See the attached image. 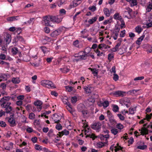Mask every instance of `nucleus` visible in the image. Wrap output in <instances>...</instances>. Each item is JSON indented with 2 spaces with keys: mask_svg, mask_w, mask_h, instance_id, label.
Segmentation results:
<instances>
[{
  "mask_svg": "<svg viewBox=\"0 0 152 152\" xmlns=\"http://www.w3.org/2000/svg\"><path fill=\"white\" fill-rule=\"evenodd\" d=\"M11 99L10 96H4L0 100L1 106L3 108H5L6 113H9L12 111V107L10 106L11 103L9 101Z\"/></svg>",
  "mask_w": 152,
  "mask_h": 152,
  "instance_id": "f257e3e1",
  "label": "nucleus"
},
{
  "mask_svg": "<svg viewBox=\"0 0 152 152\" xmlns=\"http://www.w3.org/2000/svg\"><path fill=\"white\" fill-rule=\"evenodd\" d=\"M41 84L44 86L49 88H56V86L53 83L48 80H43L41 81Z\"/></svg>",
  "mask_w": 152,
  "mask_h": 152,
  "instance_id": "f03ea898",
  "label": "nucleus"
},
{
  "mask_svg": "<svg viewBox=\"0 0 152 152\" xmlns=\"http://www.w3.org/2000/svg\"><path fill=\"white\" fill-rule=\"evenodd\" d=\"M44 21V25L46 26H50V22L51 21V16L46 15L43 17Z\"/></svg>",
  "mask_w": 152,
  "mask_h": 152,
  "instance_id": "7ed1b4c3",
  "label": "nucleus"
},
{
  "mask_svg": "<svg viewBox=\"0 0 152 152\" xmlns=\"http://www.w3.org/2000/svg\"><path fill=\"white\" fill-rule=\"evenodd\" d=\"M6 119L7 120L10 126L14 127L16 125L17 123H16L14 118H9V117H7Z\"/></svg>",
  "mask_w": 152,
  "mask_h": 152,
  "instance_id": "20e7f679",
  "label": "nucleus"
},
{
  "mask_svg": "<svg viewBox=\"0 0 152 152\" xmlns=\"http://www.w3.org/2000/svg\"><path fill=\"white\" fill-rule=\"evenodd\" d=\"M101 124L100 122H98L91 124V127L93 129L98 130L101 129Z\"/></svg>",
  "mask_w": 152,
  "mask_h": 152,
  "instance_id": "39448f33",
  "label": "nucleus"
},
{
  "mask_svg": "<svg viewBox=\"0 0 152 152\" xmlns=\"http://www.w3.org/2000/svg\"><path fill=\"white\" fill-rule=\"evenodd\" d=\"M62 32L61 28H58L53 32L50 34L51 37H55L59 35Z\"/></svg>",
  "mask_w": 152,
  "mask_h": 152,
  "instance_id": "423d86ee",
  "label": "nucleus"
},
{
  "mask_svg": "<svg viewBox=\"0 0 152 152\" xmlns=\"http://www.w3.org/2000/svg\"><path fill=\"white\" fill-rule=\"evenodd\" d=\"M51 21L52 22L59 23L61 21V19L58 18V16H51Z\"/></svg>",
  "mask_w": 152,
  "mask_h": 152,
  "instance_id": "0eeeda50",
  "label": "nucleus"
},
{
  "mask_svg": "<svg viewBox=\"0 0 152 152\" xmlns=\"http://www.w3.org/2000/svg\"><path fill=\"white\" fill-rule=\"evenodd\" d=\"M58 133L59 134V136L61 137L63 135H68L69 133V132L67 130L65 129L61 132H59Z\"/></svg>",
  "mask_w": 152,
  "mask_h": 152,
  "instance_id": "6e6552de",
  "label": "nucleus"
},
{
  "mask_svg": "<svg viewBox=\"0 0 152 152\" xmlns=\"http://www.w3.org/2000/svg\"><path fill=\"white\" fill-rule=\"evenodd\" d=\"M18 41L21 42H23L24 41V39L22 36L19 35L17 36L15 38L13 41V43L16 44Z\"/></svg>",
  "mask_w": 152,
  "mask_h": 152,
  "instance_id": "1a4fd4ad",
  "label": "nucleus"
},
{
  "mask_svg": "<svg viewBox=\"0 0 152 152\" xmlns=\"http://www.w3.org/2000/svg\"><path fill=\"white\" fill-rule=\"evenodd\" d=\"M53 116L54 117L53 119L54 121H55V123L58 124L60 122V119H59L60 116L58 115L56 113H54L53 114Z\"/></svg>",
  "mask_w": 152,
  "mask_h": 152,
  "instance_id": "9d476101",
  "label": "nucleus"
},
{
  "mask_svg": "<svg viewBox=\"0 0 152 152\" xmlns=\"http://www.w3.org/2000/svg\"><path fill=\"white\" fill-rule=\"evenodd\" d=\"M5 38V40L7 44H9L11 41V36L9 34H7L5 37H4Z\"/></svg>",
  "mask_w": 152,
  "mask_h": 152,
  "instance_id": "9b49d317",
  "label": "nucleus"
},
{
  "mask_svg": "<svg viewBox=\"0 0 152 152\" xmlns=\"http://www.w3.org/2000/svg\"><path fill=\"white\" fill-rule=\"evenodd\" d=\"M18 16H12L11 17H9L7 18V20L9 22H12L13 21H15V20H18V19L17 18H18Z\"/></svg>",
  "mask_w": 152,
  "mask_h": 152,
  "instance_id": "f8f14e48",
  "label": "nucleus"
},
{
  "mask_svg": "<svg viewBox=\"0 0 152 152\" xmlns=\"http://www.w3.org/2000/svg\"><path fill=\"white\" fill-rule=\"evenodd\" d=\"M13 148V143L11 142H8L5 147V149L7 150H10Z\"/></svg>",
  "mask_w": 152,
  "mask_h": 152,
  "instance_id": "ddd939ff",
  "label": "nucleus"
},
{
  "mask_svg": "<svg viewBox=\"0 0 152 152\" xmlns=\"http://www.w3.org/2000/svg\"><path fill=\"white\" fill-rule=\"evenodd\" d=\"M123 93H124V92L121 91H118L114 92L113 94L115 95H116V96H124Z\"/></svg>",
  "mask_w": 152,
  "mask_h": 152,
  "instance_id": "4468645a",
  "label": "nucleus"
},
{
  "mask_svg": "<svg viewBox=\"0 0 152 152\" xmlns=\"http://www.w3.org/2000/svg\"><path fill=\"white\" fill-rule=\"evenodd\" d=\"M97 16L93 18L92 19H89L88 21V22L90 24H92L95 22L97 20Z\"/></svg>",
  "mask_w": 152,
  "mask_h": 152,
  "instance_id": "2eb2a0df",
  "label": "nucleus"
},
{
  "mask_svg": "<svg viewBox=\"0 0 152 152\" xmlns=\"http://www.w3.org/2000/svg\"><path fill=\"white\" fill-rule=\"evenodd\" d=\"M8 75V74L0 73V78L1 79V80H6Z\"/></svg>",
  "mask_w": 152,
  "mask_h": 152,
  "instance_id": "dca6fc26",
  "label": "nucleus"
},
{
  "mask_svg": "<svg viewBox=\"0 0 152 152\" xmlns=\"http://www.w3.org/2000/svg\"><path fill=\"white\" fill-rule=\"evenodd\" d=\"M148 21L149 22H148L146 24V26L147 28L152 27V18L151 19H148Z\"/></svg>",
  "mask_w": 152,
  "mask_h": 152,
  "instance_id": "f3484780",
  "label": "nucleus"
},
{
  "mask_svg": "<svg viewBox=\"0 0 152 152\" xmlns=\"http://www.w3.org/2000/svg\"><path fill=\"white\" fill-rule=\"evenodd\" d=\"M91 87H88L86 86L84 87V89L86 93L89 94L91 93Z\"/></svg>",
  "mask_w": 152,
  "mask_h": 152,
  "instance_id": "a211bd4d",
  "label": "nucleus"
},
{
  "mask_svg": "<svg viewBox=\"0 0 152 152\" xmlns=\"http://www.w3.org/2000/svg\"><path fill=\"white\" fill-rule=\"evenodd\" d=\"M104 12L105 15L107 17H109L110 15L109 11L107 8H104L103 10Z\"/></svg>",
  "mask_w": 152,
  "mask_h": 152,
  "instance_id": "6ab92c4d",
  "label": "nucleus"
},
{
  "mask_svg": "<svg viewBox=\"0 0 152 152\" xmlns=\"http://www.w3.org/2000/svg\"><path fill=\"white\" fill-rule=\"evenodd\" d=\"M136 32L138 33V34H140L142 30V29L140 26H137L135 28Z\"/></svg>",
  "mask_w": 152,
  "mask_h": 152,
  "instance_id": "aec40b11",
  "label": "nucleus"
},
{
  "mask_svg": "<svg viewBox=\"0 0 152 152\" xmlns=\"http://www.w3.org/2000/svg\"><path fill=\"white\" fill-rule=\"evenodd\" d=\"M104 142H98L97 143V145L99 148H102V147L104 146L105 144H107V143H104Z\"/></svg>",
  "mask_w": 152,
  "mask_h": 152,
  "instance_id": "412c9836",
  "label": "nucleus"
},
{
  "mask_svg": "<svg viewBox=\"0 0 152 152\" xmlns=\"http://www.w3.org/2000/svg\"><path fill=\"white\" fill-rule=\"evenodd\" d=\"M42 102L39 100H37L36 102H35L34 103V105L37 106H41L42 105Z\"/></svg>",
  "mask_w": 152,
  "mask_h": 152,
  "instance_id": "4be33fe9",
  "label": "nucleus"
},
{
  "mask_svg": "<svg viewBox=\"0 0 152 152\" xmlns=\"http://www.w3.org/2000/svg\"><path fill=\"white\" fill-rule=\"evenodd\" d=\"M18 49L17 48H13L12 49V54L14 55H16L18 52Z\"/></svg>",
  "mask_w": 152,
  "mask_h": 152,
  "instance_id": "5701e85b",
  "label": "nucleus"
},
{
  "mask_svg": "<svg viewBox=\"0 0 152 152\" xmlns=\"http://www.w3.org/2000/svg\"><path fill=\"white\" fill-rule=\"evenodd\" d=\"M72 3L73 5H74V7H75L81 3L80 2L77 0H74L73 1Z\"/></svg>",
  "mask_w": 152,
  "mask_h": 152,
  "instance_id": "b1692460",
  "label": "nucleus"
},
{
  "mask_svg": "<svg viewBox=\"0 0 152 152\" xmlns=\"http://www.w3.org/2000/svg\"><path fill=\"white\" fill-rule=\"evenodd\" d=\"M60 70L63 73H66L69 71V69L67 67H64L63 69L60 68Z\"/></svg>",
  "mask_w": 152,
  "mask_h": 152,
  "instance_id": "393cba45",
  "label": "nucleus"
},
{
  "mask_svg": "<svg viewBox=\"0 0 152 152\" xmlns=\"http://www.w3.org/2000/svg\"><path fill=\"white\" fill-rule=\"evenodd\" d=\"M12 82L15 84H18L20 82L18 78H13L12 80Z\"/></svg>",
  "mask_w": 152,
  "mask_h": 152,
  "instance_id": "a878e982",
  "label": "nucleus"
},
{
  "mask_svg": "<svg viewBox=\"0 0 152 152\" xmlns=\"http://www.w3.org/2000/svg\"><path fill=\"white\" fill-rule=\"evenodd\" d=\"M109 102L108 101L106 100L104 101L103 103H102V104L101 105H103L104 108H106L109 105Z\"/></svg>",
  "mask_w": 152,
  "mask_h": 152,
  "instance_id": "bb28decb",
  "label": "nucleus"
},
{
  "mask_svg": "<svg viewBox=\"0 0 152 152\" xmlns=\"http://www.w3.org/2000/svg\"><path fill=\"white\" fill-rule=\"evenodd\" d=\"M152 9V3H149V4L147 6L146 10L148 12H150Z\"/></svg>",
  "mask_w": 152,
  "mask_h": 152,
  "instance_id": "cd10ccee",
  "label": "nucleus"
},
{
  "mask_svg": "<svg viewBox=\"0 0 152 152\" xmlns=\"http://www.w3.org/2000/svg\"><path fill=\"white\" fill-rule=\"evenodd\" d=\"M137 148L140 149L144 150L145 149H146L147 148V146L145 145H139L137 147Z\"/></svg>",
  "mask_w": 152,
  "mask_h": 152,
  "instance_id": "c85d7f7f",
  "label": "nucleus"
},
{
  "mask_svg": "<svg viewBox=\"0 0 152 152\" xmlns=\"http://www.w3.org/2000/svg\"><path fill=\"white\" fill-rule=\"evenodd\" d=\"M119 107L118 105H114L113 106V110L115 112H116L118 111Z\"/></svg>",
  "mask_w": 152,
  "mask_h": 152,
  "instance_id": "c756f323",
  "label": "nucleus"
},
{
  "mask_svg": "<svg viewBox=\"0 0 152 152\" xmlns=\"http://www.w3.org/2000/svg\"><path fill=\"white\" fill-rule=\"evenodd\" d=\"M91 50V48L89 47L86 48L85 50L83 51V53H89Z\"/></svg>",
  "mask_w": 152,
  "mask_h": 152,
  "instance_id": "7c9ffc66",
  "label": "nucleus"
},
{
  "mask_svg": "<svg viewBox=\"0 0 152 152\" xmlns=\"http://www.w3.org/2000/svg\"><path fill=\"white\" fill-rule=\"evenodd\" d=\"M53 131L52 129H50L48 133V135L49 137H51L54 135L53 133Z\"/></svg>",
  "mask_w": 152,
  "mask_h": 152,
  "instance_id": "2f4dec72",
  "label": "nucleus"
},
{
  "mask_svg": "<svg viewBox=\"0 0 152 152\" xmlns=\"http://www.w3.org/2000/svg\"><path fill=\"white\" fill-rule=\"evenodd\" d=\"M110 131L111 133L114 135H116L118 132V129L115 128L112 129Z\"/></svg>",
  "mask_w": 152,
  "mask_h": 152,
  "instance_id": "473e14b6",
  "label": "nucleus"
},
{
  "mask_svg": "<svg viewBox=\"0 0 152 152\" xmlns=\"http://www.w3.org/2000/svg\"><path fill=\"white\" fill-rule=\"evenodd\" d=\"M83 126L85 128H87L88 130H85V132H89L90 130H91L90 129L89 127L88 128V125L87 124L86 122H84L83 123Z\"/></svg>",
  "mask_w": 152,
  "mask_h": 152,
  "instance_id": "72a5a7b5",
  "label": "nucleus"
},
{
  "mask_svg": "<svg viewBox=\"0 0 152 152\" xmlns=\"http://www.w3.org/2000/svg\"><path fill=\"white\" fill-rule=\"evenodd\" d=\"M107 116L108 119L113 118V117L112 113L110 110H107Z\"/></svg>",
  "mask_w": 152,
  "mask_h": 152,
  "instance_id": "f704fd0d",
  "label": "nucleus"
},
{
  "mask_svg": "<svg viewBox=\"0 0 152 152\" xmlns=\"http://www.w3.org/2000/svg\"><path fill=\"white\" fill-rule=\"evenodd\" d=\"M66 91L68 92H71L73 89V87L69 86H66L65 87Z\"/></svg>",
  "mask_w": 152,
  "mask_h": 152,
  "instance_id": "c9c22d12",
  "label": "nucleus"
},
{
  "mask_svg": "<svg viewBox=\"0 0 152 152\" xmlns=\"http://www.w3.org/2000/svg\"><path fill=\"white\" fill-rule=\"evenodd\" d=\"M116 126L117 128L120 129H122L124 128V126L120 123L117 124Z\"/></svg>",
  "mask_w": 152,
  "mask_h": 152,
  "instance_id": "e433bc0d",
  "label": "nucleus"
},
{
  "mask_svg": "<svg viewBox=\"0 0 152 152\" xmlns=\"http://www.w3.org/2000/svg\"><path fill=\"white\" fill-rule=\"evenodd\" d=\"M114 58V55L112 54H109L108 55V59L110 61L112 58Z\"/></svg>",
  "mask_w": 152,
  "mask_h": 152,
  "instance_id": "4c0bfd02",
  "label": "nucleus"
},
{
  "mask_svg": "<svg viewBox=\"0 0 152 152\" xmlns=\"http://www.w3.org/2000/svg\"><path fill=\"white\" fill-rule=\"evenodd\" d=\"M138 90H136L134 89L130 90L128 92V93L130 94H134L136 93Z\"/></svg>",
  "mask_w": 152,
  "mask_h": 152,
  "instance_id": "58836bf2",
  "label": "nucleus"
},
{
  "mask_svg": "<svg viewBox=\"0 0 152 152\" xmlns=\"http://www.w3.org/2000/svg\"><path fill=\"white\" fill-rule=\"evenodd\" d=\"M117 116L119 117L120 119L122 121H124L125 119L124 117L121 114H117Z\"/></svg>",
  "mask_w": 152,
  "mask_h": 152,
  "instance_id": "ea45409f",
  "label": "nucleus"
},
{
  "mask_svg": "<svg viewBox=\"0 0 152 152\" xmlns=\"http://www.w3.org/2000/svg\"><path fill=\"white\" fill-rule=\"evenodd\" d=\"M56 128L58 130H60L62 129V127L60 124H58L56 125Z\"/></svg>",
  "mask_w": 152,
  "mask_h": 152,
  "instance_id": "a19ab883",
  "label": "nucleus"
},
{
  "mask_svg": "<svg viewBox=\"0 0 152 152\" xmlns=\"http://www.w3.org/2000/svg\"><path fill=\"white\" fill-rule=\"evenodd\" d=\"M96 8L95 6H92L88 8V9L91 11L92 12H94L96 10Z\"/></svg>",
  "mask_w": 152,
  "mask_h": 152,
  "instance_id": "79ce46f5",
  "label": "nucleus"
},
{
  "mask_svg": "<svg viewBox=\"0 0 152 152\" xmlns=\"http://www.w3.org/2000/svg\"><path fill=\"white\" fill-rule=\"evenodd\" d=\"M89 137L91 138H92L93 139V140H94L95 139V138H96L97 137L95 136V135L93 134H89L86 137Z\"/></svg>",
  "mask_w": 152,
  "mask_h": 152,
  "instance_id": "37998d69",
  "label": "nucleus"
},
{
  "mask_svg": "<svg viewBox=\"0 0 152 152\" xmlns=\"http://www.w3.org/2000/svg\"><path fill=\"white\" fill-rule=\"evenodd\" d=\"M96 53H97V56H100L102 55V54H103V52H102L100 53V52L98 49H97L95 51Z\"/></svg>",
  "mask_w": 152,
  "mask_h": 152,
  "instance_id": "c03bdc74",
  "label": "nucleus"
},
{
  "mask_svg": "<svg viewBox=\"0 0 152 152\" xmlns=\"http://www.w3.org/2000/svg\"><path fill=\"white\" fill-rule=\"evenodd\" d=\"M120 30V28L118 27H115V28L114 30L113 33H118Z\"/></svg>",
  "mask_w": 152,
  "mask_h": 152,
  "instance_id": "a18cd8bd",
  "label": "nucleus"
},
{
  "mask_svg": "<svg viewBox=\"0 0 152 152\" xmlns=\"http://www.w3.org/2000/svg\"><path fill=\"white\" fill-rule=\"evenodd\" d=\"M35 114L33 113H31L29 114V118L31 119H33L35 118Z\"/></svg>",
  "mask_w": 152,
  "mask_h": 152,
  "instance_id": "49530a36",
  "label": "nucleus"
},
{
  "mask_svg": "<svg viewBox=\"0 0 152 152\" xmlns=\"http://www.w3.org/2000/svg\"><path fill=\"white\" fill-rule=\"evenodd\" d=\"M119 78L118 76L116 74H114L113 75V79L115 81H116L118 80Z\"/></svg>",
  "mask_w": 152,
  "mask_h": 152,
  "instance_id": "de8ad7c7",
  "label": "nucleus"
},
{
  "mask_svg": "<svg viewBox=\"0 0 152 152\" xmlns=\"http://www.w3.org/2000/svg\"><path fill=\"white\" fill-rule=\"evenodd\" d=\"M125 31L124 30L121 31V33L120 34V36L121 37H123L125 36Z\"/></svg>",
  "mask_w": 152,
  "mask_h": 152,
  "instance_id": "09e8293b",
  "label": "nucleus"
},
{
  "mask_svg": "<svg viewBox=\"0 0 152 152\" xmlns=\"http://www.w3.org/2000/svg\"><path fill=\"white\" fill-rule=\"evenodd\" d=\"M134 110L133 108H130L129 109V114H134Z\"/></svg>",
  "mask_w": 152,
  "mask_h": 152,
  "instance_id": "8fccbe9b",
  "label": "nucleus"
},
{
  "mask_svg": "<svg viewBox=\"0 0 152 152\" xmlns=\"http://www.w3.org/2000/svg\"><path fill=\"white\" fill-rule=\"evenodd\" d=\"M35 148L37 150H41L42 149V147L38 144L35 145Z\"/></svg>",
  "mask_w": 152,
  "mask_h": 152,
  "instance_id": "3c124183",
  "label": "nucleus"
},
{
  "mask_svg": "<svg viewBox=\"0 0 152 152\" xmlns=\"http://www.w3.org/2000/svg\"><path fill=\"white\" fill-rule=\"evenodd\" d=\"M7 125L6 123L3 121H0V126L2 127H5Z\"/></svg>",
  "mask_w": 152,
  "mask_h": 152,
  "instance_id": "603ef678",
  "label": "nucleus"
},
{
  "mask_svg": "<svg viewBox=\"0 0 152 152\" xmlns=\"http://www.w3.org/2000/svg\"><path fill=\"white\" fill-rule=\"evenodd\" d=\"M144 77H143V76L137 77H136L135 78H134V80L135 81L138 80H142L144 79Z\"/></svg>",
  "mask_w": 152,
  "mask_h": 152,
  "instance_id": "864d4df0",
  "label": "nucleus"
},
{
  "mask_svg": "<svg viewBox=\"0 0 152 152\" xmlns=\"http://www.w3.org/2000/svg\"><path fill=\"white\" fill-rule=\"evenodd\" d=\"M78 43L79 41L76 40L73 42V45L76 47H79V45H78Z\"/></svg>",
  "mask_w": 152,
  "mask_h": 152,
  "instance_id": "5fc2aeb1",
  "label": "nucleus"
},
{
  "mask_svg": "<svg viewBox=\"0 0 152 152\" xmlns=\"http://www.w3.org/2000/svg\"><path fill=\"white\" fill-rule=\"evenodd\" d=\"M110 122L112 124H113L115 122V120L114 119V117L109 118Z\"/></svg>",
  "mask_w": 152,
  "mask_h": 152,
  "instance_id": "6e6d98bb",
  "label": "nucleus"
},
{
  "mask_svg": "<svg viewBox=\"0 0 152 152\" xmlns=\"http://www.w3.org/2000/svg\"><path fill=\"white\" fill-rule=\"evenodd\" d=\"M147 128H146L145 127H143L141 129V131H142L144 132H145L147 134H148V130L147 129Z\"/></svg>",
  "mask_w": 152,
  "mask_h": 152,
  "instance_id": "4d7b16f0",
  "label": "nucleus"
},
{
  "mask_svg": "<svg viewBox=\"0 0 152 152\" xmlns=\"http://www.w3.org/2000/svg\"><path fill=\"white\" fill-rule=\"evenodd\" d=\"M26 131L29 133H31L33 132V130L32 128H31V127H28L26 129Z\"/></svg>",
  "mask_w": 152,
  "mask_h": 152,
  "instance_id": "13d9d810",
  "label": "nucleus"
},
{
  "mask_svg": "<svg viewBox=\"0 0 152 152\" xmlns=\"http://www.w3.org/2000/svg\"><path fill=\"white\" fill-rule=\"evenodd\" d=\"M51 94L53 96H54L56 97L58 95V93L55 91H52L51 92Z\"/></svg>",
  "mask_w": 152,
  "mask_h": 152,
  "instance_id": "bf43d9fd",
  "label": "nucleus"
},
{
  "mask_svg": "<svg viewBox=\"0 0 152 152\" xmlns=\"http://www.w3.org/2000/svg\"><path fill=\"white\" fill-rule=\"evenodd\" d=\"M77 101V98L76 96L72 97L71 99V102H75Z\"/></svg>",
  "mask_w": 152,
  "mask_h": 152,
  "instance_id": "052dcab7",
  "label": "nucleus"
},
{
  "mask_svg": "<svg viewBox=\"0 0 152 152\" xmlns=\"http://www.w3.org/2000/svg\"><path fill=\"white\" fill-rule=\"evenodd\" d=\"M121 22V28H122L123 27H125L126 26L124 20H122Z\"/></svg>",
  "mask_w": 152,
  "mask_h": 152,
  "instance_id": "680f3d73",
  "label": "nucleus"
},
{
  "mask_svg": "<svg viewBox=\"0 0 152 152\" xmlns=\"http://www.w3.org/2000/svg\"><path fill=\"white\" fill-rule=\"evenodd\" d=\"M127 10H128L127 12L129 14V15L131 17V18L132 17L131 14V13L132 11V9L128 8V9H127Z\"/></svg>",
  "mask_w": 152,
  "mask_h": 152,
  "instance_id": "e2e57ef3",
  "label": "nucleus"
},
{
  "mask_svg": "<svg viewBox=\"0 0 152 152\" xmlns=\"http://www.w3.org/2000/svg\"><path fill=\"white\" fill-rule=\"evenodd\" d=\"M112 22L108 19L105 20L103 22V23L104 25H107L108 23H110Z\"/></svg>",
  "mask_w": 152,
  "mask_h": 152,
  "instance_id": "0e129e2a",
  "label": "nucleus"
},
{
  "mask_svg": "<svg viewBox=\"0 0 152 152\" xmlns=\"http://www.w3.org/2000/svg\"><path fill=\"white\" fill-rule=\"evenodd\" d=\"M134 139L132 137L130 138L129 140L128 141V142L129 144H132L134 142Z\"/></svg>",
  "mask_w": 152,
  "mask_h": 152,
  "instance_id": "69168bd1",
  "label": "nucleus"
},
{
  "mask_svg": "<svg viewBox=\"0 0 152 152\" xmlns=\"http://www.w3.org/2000/svg\"><path fill=\"white\" fill-rule=\"evenodd\" d=\"M44 30L45 32L47 33H48L50 32V29L49 28L47 27H46L45 28Z\"/></svg>",
  "mask_w": 152,
  "mask_h": 152,
  "instance_id": "338daca9",
  "label": "nucleus"
},
{
  "mask_svg": "<svg viewBox=\"0 0 152 152\" xmlns=\"http://www.w3.org/2000/svg\"><path fill=\"white\" fill-rule=\"evenodd\" d=\"M6 58V56L4 54H1L0 55V59L2 60H4Z\"/></svg>",
  "mask_w": 152,
  "mask_h": 152,
  "instance_id": "774afa93",
  "label": "nucleus"
}]
</instances>
